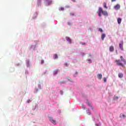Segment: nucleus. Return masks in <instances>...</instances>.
<instances>
[{
  "instance_id": "1",
  "label": "nucleus",
  "mask_w": 126,
  "mask_h": 126,
  "mask_svg": "<svg viewBox=\"0 0 126 126\" xmlns=\"http://www.w3.org/2000/svg\"><path fill=\"white\" fill-rule=\"evenodd\" d=\"M97 13L99 17H102V15H104L105 16H108V12L106 11H104L103 10V9L102 7H99L98 10L97 11Z\"/></svg>"
},
{
  "instance_id": "2",
  "label": "nucleus",
  "mask_w": 126,
  "mask_h": 126,
  "mask_svg": "<svg viewBox=\"0 0 126 126\" xmlns=\"http://www.w3.org/2000/svg\"><path fill=\"white\" fill-rule=\"evenodd\" d=\"M124 41H121L119 43V48L121 51H124Z\"/></svg>"
},
{
  "instance_id": "3",
  "label": "nucleus",
  "mask_w": 126,
  "mask_h": 126,
  "mask_svg": "<svg viewBox=\"0 0 126 126\" xmlns=\"http://www.w3.org/2000/svg\"><path fill=\"white\" fill-rule=\"evenodd\" d=\"M66 40L68 43V44H71L72 43V42L71 41V39L69 38L68 36H66L65 37Z\"/></svg>"
},
{
  "instance_id": "4",
  "label": "nucleus",
  "mask_w": 126,
  "mask_h": 126,
  "mask_svg": "<svg viewBox=\"0 0 126 126\" xmlns=\"http://www.w3.org/2000/svg\"><path fill=\"white\" fill-rule=\"evenodd\" d=\"M49 120H50V122H51V123H52V124H53V125H56V120H54L53 119V117H49Z\"/></svg>"
},
{
  "instance_id": "5",
  "label": "nucleus",
  "mask_w": 126,
  "mask_h": 126,
  "mask_svg": "<svg viewBox=\"0 0 126 126\" xmlns=\"http://www.w3.org/2000/svg\"><path fill=\"white\" fill-rule=\"evenodd\" d=\"M116 63H117V64H118V65H120V66H124V64H123V63H121V60H116Z\"/></svg>"
},
{
  "instance_id": "6",
  "label": "nucleus",
  "mask_w": 126,
  "mask_h": 126,
  "mask_svg": "<svg viewBox=\"0 0 126 126\" xmlns=\"http://www.w3.org/2000/svg\"><path fill=\"white\" fill-rule=\"evenodd\" d=\"M114 8L116 10H118L120 9V8H121V5H120V4H118L116 6H114Z\"/></svg>"
},
{
  "instance_id": "7",
  "label": "nucleus",
  "mask_w": 126,
  "mask_h": 126,
  "mask_svg": "<svg viewBox=\"0 0 126 126\" xmlns=\"http://www.w3.org/2000/svg\"><path fill=\"white\" fill-rule=\"evenodd\" d=\"M120 59L121 60V62H123V63H124V64H126V59H124V57L123 56H121Z\"/></svg>"
},
{
  "instance_id": "8",
  "label": "nucleus",
  "mask_w": 126,
  "mask_h": 126,
  "mask_svg": "<svg viewBox=\"0 0 126 126\" xmlns=\"http://www.w3.org/2000/svg\"><path fill=\"white\" fill-rule=\"evenodd\" d=\"M87 103L88 106H89V107L91 108L92 110H93V107L92 106V104H91V103L89 102L88 100H87Z\"/></svg>"
},
{
  "instance_id": "9",
  "label": "nucleus",
  "mask_w": 126,
  "mask_h": 126,
  "mask_svg": "<svg viewBox=\"0 0 126 126\" xmlns=\"http://www.w3.org/2000/svg\"><path fill=\"white\" fill-rule=\"evenodd\" d=\"M53 2V1H52V0H48L47 2H46V4L47 5H50V4H52V3Z\"/></svg>"
},
{
  "instance_id": "10",
  "label": "nucleus",
  "mask_w": 126,
  "mask_h": 126,
  "mask_svg": "<svg viewBox=\"0 0 126 126\" xmlns=\"http://www.w3.org/2000/svg\"><path fill=\"white\" fill-rule=\"evenodd\" d=\"M105 37H106V34L104 33H102L101 34V39L102 41H104V39H105Z\"/></svg>"
},
{
  "instance_id": "11",
  "label": "nucleus",
  "mask_w": 126,
  "mask_h": 126,
  "mask_svg": "<svg viewBox=\"0 0 126 126\" xmlns=\"http://www.w3.org/2000/svg\"><path fill=\"white\" fill-rule=\"evenodd\" d=\"M126 116L124 114H120V118H121V119H126Z\"/></svg>"
},
{
  "instance_id": "12",
  "label": "nucleus",
  "mask_w": 126,
  "mask_h": 126,
  "mask_svg": "<svg viewBox=\"0 0 126 126\" xmlns=\"http://www.w3.org/2000/svg\"><path fill=\"white\" fill-rule=\"evenodd\" d=\"M118 76L120 78H123V77H124V74L122 73H120L118 74Z\"/></svg>"
},
{
  "instance_id": "13",
  "label": "nucleus",
  "mask_w": 126,
  "mask_h": 126,
  "mask_svg": "<svg viewBox=\"0 0 126 126\" xmlns=\"http://www.w3.org/2000/svg\"><path fill=\"white\" fill-rule=\"evenodd\" d=\"M87 62L88 63H92V60H91V59L90 58H89L87 60Z\"/></svg>"
},
{
  "instance_id": "14",
  "label": "nucleus",
  "mask_w": 126,
  "mask_h": 126,
  "mask_svg": "<svg viewBox=\"0 0 126 126\" xmlns=\"http://www.w3.org/2000/svg\"><path fill=\"white\" fill-rule=\"evenodd\" d=\"M102 74H97V77L98 79L101 80L102 79Z\"/></svg>"
},
{
  "instance_id": "15",
  "label": "nucleus",
  "mask_w": 126,
  "mask_h": 126,
  "mask_svg": "<svg viewBox=\"0 0 126 126\" xmlns=\"http://www.w3.org/2000/svg\"><path fill=\"white\" fill-rule=\"evenodd\" d=\"M114 46H111L109 48V51L110 52H113L114 51Z\"/></svg>"
},
{
  "instance_id": "16",
  "label": "nucleus",
  "mask_w": 126,
  "mask_h": 126,
  "mask_svg": "<svg viewBox=\"0 0 126 126\" xmlns=\"http://www.w3.org/2000/svg\"><path fill=\"white\" fill-rule=\"evenodd\" d=\"M59 71V70L56 69L53 71V74L54 75H56V74H58V72Z\"/></svg>"
},
{
  "instance_id": "17",
  "label": "nucleus",
  "mask_w": 126,
  "mask_h": 126,
  "mask_svg": "<svg viewBox=\"0 0 126 126\" xmlns=\"http://www.w3.org/2000/svg\"><path fill=\"white\" fill-rule=\"evenodd\" d=\"M58 54H54V55H53V59H54V60H56V59H58Z\"/></svg>"
},
{
  "instance_id": "18",
  "label": "nucleus",
  "mask_w": 126,
  "mask_h": 126,
  "mask_svg": "<svg viewBox=\"0 0 126 126\" xmlns=\"http://www.w3.org/2000/svg\"><path fill=\"white\" fill-rule=\"evenodd\" d=\"M117 21H118V24H121V22H122V19L121 18H118V20H117Z\"/></svg>"
},
{
  "instance_id": "19",
  "label": "nucleus",
  "mask_w": 126,
  "mask_h": 126,
  "mask_svg": "<svg viewBox=\"0 0 126 126\" xmlns=\"http://www.w3.org/2000/svg\"><path fill=\"white\" fill-rule=\"evenodd\" d=\"M118 99H119V96H114L113 97V99L115 100V101H118Z\"/></svg>"
},
{
  "instance_id": "20",
  "label": "nucleus",
  "mask_w": 126,
  "mask_h": 126,
  "mask_svg": "<svg viewBox=\"0 0 126 126\" xmlns=\"http://www.w3.org/2000/svg\"><path fill=\"white\" fill-rule=\"evenodd\" d=\"M89 58H91V59H93V54L90 53L89 54Z\"/></svg>"
},
{
  "instance_id": "21",
  "label": "nucleus",
  "mask_w": 126,
  "mask_h": 126,
  "mask_svg": "<svg viewBox=\"0 0 126 126\" xmlns=\"http://www.w3.org/2000/svg\"><path fill=\"white\" fill-rule=\"evenodd\" d=\"M67 25H68V26H72V23L70 22H68Z\"/></svg>"
},
{
  "instance_id": "22",
  "label": "nucleus",
  "mask_w": 126,
  "mask_h": 126,
  "mask_svg": "<svg viewBox=\"0 0 126 126\" xmlns=\"http://www.w3.org/2000/svg\"><path fill=\"white\" fill-rule=\"evenodd\" d=\"M67 79H68V81H69L70 82H72V83H73V82H74V81H73V80H72L71 78H68Z\"/></svg>"
},
{
  "instance_id": "23",
  "label": "nucleus",
  "mask_w": 126,
  "mask_h": 126,
  "mask_svg": "<svg viewBox=\"0 0 126 126\" xmlns=\"http://www.w3.org/2000/svg\"><path fill=\"white\" fill-rule=\"evenodd\" d=\"M86 112H87V114H88V115H91V112H90V111H89V109L87 110Z\"/></svg>"
},
{
  "instance_id": "24",
  "label": "nucleus",
  "mask_w": 126,
  "mask_h": 126,
  "mask_svg": "<svg viewBox=\"0 0 126 126\" xmlns=\"http://www.w3.org/2000/svg\"><path fill=\"white\" fill-rule=\"evenodd\" d=\"M104 7L106 9H108V7L107 6V3H104Z\"/></svg>"
},
{
  "instance_id": "25",
  "label": "nucleus",
  "mask_w": 126,
  "mask_h": 126,
  "mask_svg": "<svg viewBox=\"0 0 126 126\" xmlns=\"http://www.w3.org/2000/svg\"><path fill=\"white\" fill-rule=\"evenodd\" d=\"M64 65H65V66H66V67H67V66H68V65H69V63H65L64 64Z\"/></svg>"
},
{
  "instance_id": "26",
  "label": "nucleus",
  "mask_w": 126,
  "mask_h": 126,
  "mask_svg": "<svg viewBox=\"0 0 126 126\" xmlns=\"http://www.w3.org/2000/svg\"><path fill=\"white\" fill-rule=\"evenodd\" d=\"M98 31L100 32H101L102 33H103V32H104V31H103V29H101V28H99Z\"/></svg>"
},
{
  "instance_id": "27",
  "label": "nucleus",
  "mask_w": 126,
  "mask_h": 126,
  "mask_svg": "<svg viewBox=\"0 0 126 126\" xmlns=\"http://www.w3.org/2000/svg\"><path fill=\"white\" fill-rule=\"evenodd\" d=\"M77 74H78V72L76 71L75 72V73L74 74V76L75 77L76 76V75H77Z\"/></svg>"
},
{
  "instance_id": "28",
  "label": "nucleus",
  "mask_w": 126,
  "mask_h": 126,
  "mask_svg": "<svg viewBox=\"0 0 126 126\" xmlns=\"http://www.w3.org/2000/svg\"><path fill=\"white\" fill-rule=\"evenodd\" d=\"M103 82H107V78L106 77L103 78Z\"/></svg>"
},
{
  "instance_id": "29",
  "label": "nucleus",
  "mask_w": 126,
  "mask_h": 126,
  "mask_svg": "<svg viewBox=\"0 0 126 126\" xmlns=\"http://www.w3.org/2000/svg\"><path fill=\"white\" fill-rule=\"evenodd\" d=\"M82 108L83 109V110H85V105H82Z\"/></svg>"
},
{
  "instance_id": "30",
  "label": "nucleus",
  "mask_w": 126,
  "mask_h": 126,
  "mask_svg": "<svg viewBox=\"0 0 126 126\" xmlns=\"http://www.w3.org/2000/svg\"><path fill=\"white\" fill-rule=\"evenodd\" d=\"M59 10H60V11H62V10H63V7H61L59 8Z\"/></svg>"
},
{
  "instance_id": "31",
  "label": "nucleus",
  "mask_w": 126,
  "mask_h": 126,
  "mask_svg": "<svg viewBox=\"0 0 126 126\" xmlns=\"http://www.w3.org/2000/svg\"><path fill=\"white\" fill-rule=\"evenodd\" d=\"M81 45H82L83 46H84V45H86L85 42H81Z\"/></svg>"
},
{
  "instance_id": "32",
  "label": "nucleus",
  "mask_w": 126,
  "mask_h": 126,
  "mask_svg": "<svg viewBox=\"0 0 126 126\" xmlns=\"http://www.w3.org/2000/svg\"><path fill=\"white\" fill-rule=\"evenodd\" d=\"M81 56H82V57H84V56H85V53H82Z\"/></svg>"
},
{
  "instance_id": "33",
  "label": "nucleus",
  "mask_w": 126,
  "mask_h": 126,
  "mask_svg": "<svg viewBox=\"0 0 126 126\" xmlns=\"http://www.w3.org/2000/svg\"><path fill=\"white\" fill-rule=\"evenodd\" d=\"M70 14L71 15H72V16H73V15H74V14H73V13H70Z\"/></svg>"
},
{
  "instance_id": "34",
  "label": "nucleus",
  "mask_w": 126,
  "mask_h": 126,
  "mask_svg": "<svg viewBox=\"0 0 126 126\" xmlns=\"http://www.w3.org/2000/svg\"><path fill=\"white\" fill-rule=\"evenodd\" d=\"M41 63H44V60H41Z\"/></svg>"
},
{
  "instance_id": "35",
  "label": "nucleus",
  "mask_w": 126,
  "mask_h": 126,
  "mask_svg": "<svg viewBox=\"0 0 126 126\" xmlns=\"http://www.w3.org/2000/svg\"><path fill=\"white\" fill-rule=\"evenodd\" d=\"M38 3L39 2V3H41V0H39V1H38Z\"/></svg>"
},
{
  "instance_id": "36",
  "label": "nucleus",
  "mask_w": 126,
  "mask_h": 126,
  "mask_svg": "<svg viewBox=\"0 0 126 126\" xmlns=\"http://www.w3.org/2000/svg\"><path fill=\"white\" fill-rule=\"evenodd\" d=\"M95 126H98L99 125H98L97 124H95Z\"/></svg>"
},
{
  "instance_id": "37",
  "label": "nucleus",
  "mask_w": 126,
  "mask_h": 126,
  "mask_svg": "<svg viewBox=\"0 0 126 126\" xmlns=\"http://www.w3.org/2000/svg\"><path fill=\"white\" fill-rule=\"evenodd\" d=\"M112 1H116V0H111Z\"/></svg>"
},
{
  "instance_id": "38",
  "label": "nucleus",
  "mask_w": 126,
  "mask_h": 126,
  "mask_svg": "<svg viewBox=\"0 0 126 126\" xmlns=\"http://www.w3.org/2000/svg\"><path fill=\"white\" fill-rule=\"evenodd\" d=\"M66 7H69V5H67V6H66Z\"/></svg>"
},
{
  "instance_id": "39",
  "label": "nucleus",
  "mask_w": 126,
  "mask_h": 126,
  "mask_svg": "<svg viewBox=\"0 0 126 126\" xmlns=\"http://www.w3.org/2000/svg\"><path fill=\"white\" fill-rule=\"evenodd\" d=\"M72 0V1H75V0Z\"/></svg>"
},
{
  "instance_id": "40",
  "label": "nucleus",
  "mask_w": 126,
  "mask_h": 126,
  "mask_svg": "<svg viewBox=\"0 0 126 126\" xmlns=\"http://www.w3.org/2000/svg\"><path fill=\"white\" fill-rule=\"evenodd\" d=\"M45 1H46V2L48 0H44Z\"/></svg>"
},
{
  "instance_id": "41",
  "label": "nucleus",
  "mask_w": 126,
  "mask_h": 126,
  "mask_svg": "<svg viewBox=\"0 0 126 126\" xmlns=\"http://www.w3.org/2000/svg\"><path fill=\"white\" fill-rule=\"evenodd\" d=\"M116 53H118V51H117V50H116Z\"/></svg>"
}]
</instances>
